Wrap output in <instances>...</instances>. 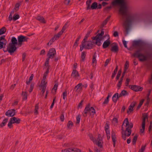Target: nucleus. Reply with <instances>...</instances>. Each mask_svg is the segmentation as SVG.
I'll use <instances>...</instances> for the list:
<instances>
[{"label": "nucleus", "instance_id": "393cba45", "mask_svg": "<svg viewBox=\"0 0 152 152\" xmlns=\"http://www.w3.org/2000/svg\"><path fill=\"white\" fill-rule=\"evenodd\" d=\"M118 50V46L116 45L113 46L111 49V51L114 52H117Z\"/></svg>", "mask_w": 152, "mask_h": 152}, {"label": "nucleus", "instance_id": "f257e3e1", "mask_svg": "<svg viewBox=\"0 0 152 152\" xmlns=\"http://www.w3.org/2000/svg\"><path fill=\"white\" fill-rule=\"evenodd\" d=\"M111 4L113 6L120 5L119 12V13L122 16V19H126L124 21V25L127 34L130 26L135 20V16L128 12V7L124 0H114L112 2Z\"/></svg>", "mask_w": 152, "mask_h": 152}, {"label": "nucleus", "instance_id": "603ef678", "mask_svg": "<svg viewBox=\"0 0 152 152\" xmlns=\"http://www.w3.org/2000/svg\"><path fill=\"white\" fill-rule=\"evenodd\" d=\"M143 102H144L143 99L142 100L140 101V102L139 103V104H138V105L137 107V108L138 109H139L140 108V107H141V106L142 105V104L143 103Z\"/></svg>", "mask_w": 152, "mask_h": 152}, {"label": "nucleus", "instance_id": "4468645a", "mask_svg": "<svg viewBox=\"0 0 152 152\" xmlns=\"http://www.w3.org/2000/svg\"><path fill=\"white\" fill-rule=\"evenodd\" d=\"M80 75L78 72L76 70H73L71 74V76L73 78L77 79Z\"/></svg>", "mask_w": 152, "mask_h": 152}, {"label": "nucleus", "instance_id": "dca6fc26", "mask_svg": "<svg viewBox=\"0 0 152 152\" xmlns=\"http://www.w3.org/2000/svg\"><path fill=\"white\" fill-rule=\"evenodd\" d=\"M5 36L4 35L0 37V49H1L3 48V45H5L4 43V41H5Z\"/></svg>", "mask_w": 152, "mask_h": 152}, {"label": "nucleus", "instance_id": "5701e85b", "mask_svg": "<svg viewBox=\"0 0 152 152\" xmlns=\"http://www.w3.org/2000/svg\"><path fill=\"white\" fill-rule=\"evenodd\" d=\"M128 93L126 91L123 90L121 91V93L119 94V97H121L122 96H125L128 95Z\"/></svg>", "mask_w": 152, "mask_h": 152}, {"label": "nucleus", "instance_id": "4be33fe9", "mask_svg": "<svg viewBox=\"0 0 152 152\" xmlns=\"http://www.w3.org/2000/svg\"><path fill=\"white\" fill-rule=\"evenodd\" d=\"M111 137L113 142H116V137L115 134V133L113 131H112L111 132Z\"/></svg>", "mask_w": 152, "mask_h": 152}, {"label": "nucleus", "instance_id": "79ce46f5", "mask_svg": "<svg viewBox=\"0 0 152 152\" xmlns=\"http://www.w3.org/2000/svg\"><path fill=\"white\" fill-rule=\"evenodd\" d=\"M34 77V75L33 74L31 75V76L30 77L29 80L28 81H26V84L27 85H29L31 80H33V78Z\"/></svg>", "mask_w": 152, "mask_h": 152}, {"label": "nucleus", "instance_id": "9b49d317", "mask_svg": "<svg viewBox=\"0 0 152 152\" xmlns=\"http://www.w3.org/2000/svg\"><path fill=\"white\" fill-rule=\"evenodd\" d=\"M8 52L10 54L12 55L16 50L17 48L15 45H12L10 44H9V47H7Z\"/></svg>", "mask_w": 152, "mask_h": 152}, {"label": "nucleus", "instance_id": "473e14b6", "mask_svg": "<svg viewBox=\"0 0 152 152\" xmlns=\"http://www.w3.org/2000/svg\"><path fill=\"white\" fill-rule=\"evenodd\" d=\"M6 28L5 27H2L0 29V35L5 33L6 31Z\"/></svg>", "mask_w": 152, "mask_h": 152}, {"label": "nucleus", "instance_id": "bf43d9fd", "mask_svg": "<svg viewBox=\"0 0 152 152\" xmlns=\"http://www.w3.org/2000/svg\"><path fill=\"white\" fill-rule=\"evenodd\" d=\"M106 133V134L107 137V139L109 140L110 138V132H109L108 131H107V133Z\"/></svg>", "mask_w": 152, "mask_h": 152}, {"label": "nucleus", "instance_id": "0eeeda50", "mask_svg": "<svg viewBox=\"0 0 152 152\" xmlns=\"http://www.w3.org/2000/svg\"><path fill=\"white\" fill-rule=\"evenodd\" d=\"M94 44V43L91 41H86L84 42L85 49H90L93 48Z\"/></svg>", "mask_w": 152, "mask_h": 152}, {"label": "nucleus", "instance_id": "a19ab883", "mask_svg": "<svg viewBox=\"0 0 152 152\" xmlns=\"http://www.w3.org/2000/svg\"><path fill=\"white\" fill-rule=\"evenodd\" d=\"M89 32L86 35V36L85 37L84 39L82 42L84 43V42H85L86 41H87V39L89 37Z\"/></svg>", "mask_w": 152, "mask_h": 152}, {"label": "nucleus", "instance_id": "f03ea898", "mask_svg": "<svg viewBox=\"0 0 152 152\" xmlns=\"http://www.w3.org/2000/svg\"><path fill=\"white\" fill-rule=\"evenodd\" d=\"M133 127L132 123H129L128 119L126 118L124 120L121 127L122 137L124 140L126 139V136L129 137L131 135L132 132L131 129Z\"/></svg>", "mask_w": 152, "mask_h": 152}, {"label": "nucleus", "instance_id": "412c9836", "mask_svg": "<svg viewBox=\"0 0 152 152\" xmlns=\"http://www.w3.org/2000/svg\"><path fill=\"white\" fill-rule=\"evenodd\" d=\"M83 86L82 83H79L75 86V89L77 91L81 90L82 89Z\"/></svg>", "mask_w": 152, "mask_h": 152}, {"label": "nucleus", "instance_id": "680f3d73", "mask_svg": "<svg viewBox=\"0 0 152 152\" xmlns=\"http://www.w3.org/2000/svg\"><path fill=\"white\" fill-rule=\"evenodd\" d=\"M94 84L92 82H91L90 85V87L92 90V91L94 89Z\"/></svg>", "mask_w": 152, "mask_h": 152}, {"label": "nucleus", "instance_id": "6ab92c4d", "mask_svg": "<svg viewBox=\"0 0 152 152\" xmlns=\"http://www.w3.org/2000/svg\"><path fill=\"white\" fill-rule=\"evenodd\" d=\"M120 97H119V95H118V93H116L112 97L113 101L114 102L116 103L117 102L118 99Z\"/></svg>", "mask_w": 152, "mask_h": 152}, {"label": "nucleus", "instance_id": "9d476101", "mask_svg": "<svg viewBox=\"0 0 152 152\" xmlns=\"http://www.w3.org/2000/svg\"><path fill=\"white\" fill-rule=\"evenodd\" d=\"M129 87L132 90L136 92L141 91L143 89L142 87L135 85H130L129 86Z\"/></svg>", "mask_w": 152, "mask_h": 152}, {"label": "nucleus", "instance_id": "338daca9", "mask_svg": "<svg viewBox=\"0 0 152 152\" xmlns=\"http://www.w3.org/2000/svg\"><path fill=\"white\" fill-rule=\"evenodd\" d=\"M34 85L33 84H31L30 85V89H29V92H31L33 89V88H34Z\"/></svg>", "mask_w": 152, "mask_h": 152}, {"label": "nucleus", "instance_id": "a878e982", "mask_svg": "<svg viewBox=\"0 0 152 152\" xmlns=\"http://www.w3.org/2000/svg\"><path fill=\"white\" fill-rule=\"evenodd\" d=\"M8 118H6L4 119L2 122L0 124V127H2L5 125L8 121Z\"/></svg>", "mask_w": 152, "mask_h": 152}, {"label": "nucleus", "instance_id": "ddd939ff", "mask_svg": "<svg viewBox=\"0 0 152 152\" xmlns=\"http://www.w3.org/2000/svg\"><path fill=\"white\" fill-rule=\"evenodd\" d=\"M5 115L8 117H12L15 115L14 110H9L5 113Z\"/></svg>", "mask_w": 152, "mask_h": 152}, {"label": "nucleus", "instance_id": "bb28decb", "mask_svg": "<svg viewBox=\"0 0 152 152\" xmlns=\"http://www.w3.org/2000/svg\"><path fill=\"white\" fill-rule=\"evenodd\" d=\"M92 0H88L86 1V4L87 6L86 10H87L90 9V4L91 3Z\"/></svg>", "mask_w": 152, "mask_h": 152}, {"label": "nucleus", "instance_id": "1a4fd4ad", "mask_svg": "<svg viewBox=\"0 0 152 152\" xmlns=\"http://www.w3.org/2000/svg\"><path fill=\"white\" fill-rule=\"evenodd\" d=\"M56 54V51L54 48L50 49L47 54V56L49 58L52 59Z\"/></svg>", "mask_w": 152, "mask_h": 152}, {"label": "nucleus", "instance_id": "2eb2a0df", "mask_svg": "<svg viewBox=\"0 0 152 152\" xmlns=\"http://www.w3.org/2000/svg\"><path fill=\"white\" fill-rule=\"evenodd\" d=\"M49 67L47 68L46 71L44 72L43 75L42 79V81H47V76L48 73L49 72Z\"/></svg>", "mask_w": 152, "mask_h": 152}, {"label": "nucleus", "instance_id": "7ed1b4c3", "mask_svg": "<svg viewBox=\"0 0 152 152\" xmlns=\"http://www.w3.org/2000/svg\"><path fill=\"white\" fill-rule=\"evenodd\" d=\"M95 113V109L93 107H90V104L89 103L86 105L82 114L83 117H86L88 114H89L90 115H92L93 116Z\"/></svg>", "mask_w": 152, "mask_h": 152}, {"label": "nucleus", "instance_id": "c03bdc74", "mask_svg": "<svg viewBox=\"0 0 152 152\" xmlns=\"http://www.w3.org/2000/svg\"><path fill=\"white\" fill-rule=\"evenodd\" d=\"M137 138V136L135 135L133 137L132 140V143L134 145H135Z\"/></svg>", "mask_w": 152, "mask_h": 152}, {"label": "nucleus", "instance_id": "052dcab7", "mask_svg": "<svg viewBox=\"0 0 152 152\" xmlns=\"http://www.w3.org/2000/svg\"><path fill=\"white\" fill-rule=\"evenodd\" d=\"M130 81V79L129 78H127L126 80V82H125V86H128L129 85V83Z\"/></svg>", "mask_w": 152, "mask_h": 152}, {"label": "nucleus", "instance_id": "5fc2aeb1", "mask_svg": "<svg viewBox=\"0 0 152 152\" xmlns=\"http://www.w3.org/2000/svg\"><path fill=\"white\" fill-rule=\"evenodd\" d=\"M58 86V84H56L54 85V87L53 88V89H52L55 92H56V90Z\"/></svg>", "mask_w": 152, "mask_h": 152}, {"label": "nucleus", "instance_id": "f8f14e48", "mask_svg": "<svg viewBox=\"0 0 152 152\" xmlns=\"http://www.w3.org/2000/svg\"><path fill=\"white\" fill-rule=\"evenodd\" d=\"M47 83V81H42L40 85H39V87L42 88L41 93L42 95H43L45 91V89L46 88V84Z\"/></svg>", "mask_w": 152, "mask_h": 152}, {"label": "nucleus", "instance_id": "4d7b16f0", "mask_svg": "<svg viewBox=\"0 0 152 152\" xmlns=\"http://www.w3.org/2000/svg\"><path fill=\"white\" fill-rule=\"evenodd\" d=\"M147 118V116H146L143 118L142 125H143V126H145V119Z\"/></svg>", "mask_w": 152, "mask_h": 152}, {"label": "nucleus", "instance_id": "39448f33", "mask_svg": "<svg viewBox=\"0 0 152 152\" xmlns=\"http://www.w3.org/2000/svg\"><path fill=\"white\" fill-rule=\"evenodd\" d=\"M104 34V31L103 29H102L100 33H98L95 37H94L93 38V39L96 40L95 44L99 46H100L101 45L102 43L101 41L104 39V37H103Z\"/></svg>", "mask_w": 152, "mask_h": 152}, {"label": "nucleus", "instance_id": "0e129e2a", "mask_svg": "<svg viewBox=\"0 0 152 152\" xmlns=\"http://www.w3.org/2000/svg\"><path fill=\"white\" fill-rule=\"evenodd\" d=\"M145 126H143V125H142V129H140V132L141 133H143L144 132L145 129Z\"/></svg>", "mask_w": 152, "mask_h": 152}, {"label": "nucleus", "instance_id": "a18cd8bd", "mask_svg": "<svg viewBox=\"0 0 152 152\" xmlns=\"http://www.w3.org/2000/svg\"><path fill=\"white\" fill-rule=\"evenodd\" d=\"M121 73V70H119L118 74L117 75V76L116 77V80H118L119 79L120 77Z\"/></svg>", "mask_w": 152, "mask_h": 152}, {"label": "nucleus", "instance_id": "f3484780", "mask_svg": "<svg viewBox=\"0 0 152 152\" xmlns=\"http://www.w3.org/2000/svg\"><path fill=\"white\" fill-rule=\"evenodd\" d=\"M143 43L140 41H134L133 43V46H137L141 47Z\"/></svg>", "mask_w": 152, "mask_h": 152}, {"label": "nucleus", "instance_id": "58836bf2", "mask_svg": "<svg viewBox=\"0 0 152 152\" xmlns=\"http://www.w3.org/2000/svg\"><path fill=\"white\" fill-rule=\"evenodd\" d=\"M123 81V80L122 79H120L118 83L117 84V86L118 87V89H120L121 86V84Z\"/></svg>", "mask_w": 152, "mask_h": 152}, {"label": "nucleus", "instance_id": "6e6552de", "mask_svg": "<svg viewBox=\"0 0 152 152\" xmlns=\"http://www.w3.org/2000/svg\"><path fill=\"white\" fill-rule=\"evenodd\" d=\"M28 38L26 36L20 35L18 37V45L21 46L23 42H27Z\"/></svg>", "mask_w": 152, "mask_h": 152}, {"label": "nucleus", "instance_id": "6e6d98bb", "mask_svg": "<svg viewBox=\"0 0 152 152\" xmlns=\"http://www.w3.org/2000/svg\"><path fill=\"white\" fill-rule=\"evenodd\" d=\"M50 58H46L45 64V65L46 66H48V64L49 63V60Z\"/></svg>", "mask_w": 152, "mask_h": 152}, {"label": "nucleus", "instance_id": "69168bd1", "mask_svg": "<svg viewBox=\"0 0 152 152\" xmlns=\"http://www.w3.org/2000/svg\"><path fill=\"white\" fill-rule=\"evenodd\" d=\"M136 104V102H133L131 103L130 106L131 107H133L135 106Z\"/></svg>", "mask_w": 152, "mask_h": 152}, {"label": "nucleus", "instance_id": "ea45409f", "mask_svg": "<svg viewBox=\"0 0 152 152\" xmlns=\"http://www.w3.org/2000/svg\"><path fill=\"white\" fill-rule=\"evenodd\" d=\"M102 141H95V143L99 147L101 148L102 147Z\"/></svg>", "mask_w": 152, "mask_h": 152}, {"label": "nucleus", "instance_id": "774afa93", "mask_svg": "<svg viewBox=\"0 0 152 152\" xmlns=\"http://www.w3.org/2000/svg\"><path fill=\"white\" fill-rule=\"evenodd\" d=\"M75 148H69V152H75Z\"/></svg>", "mask_w": 152, "mask_h": 152}, {"label": "nucleus", "instance_id": "cd10ccee", "mask_svg": "<svg viewBox=\"0 0 152 152\" xmlns=\"http://www.w3.org/2000/svg\"><path fill=\"white\" fill-rule=\"evenodd\" d=\"M97 7V3L96 2H94L90 6V9L92 10L96 9Z\"/></svg>", "mask_w": 152, "mask_h": 152}, {"label": "nucleus", "instance_id": "b1692460", "mask_svg": "<svg viewBox=\"0 0 152 152\" xmlns=\"http://www.w3.org/2000/svg\"><path fill=\"white\" fill-rule=\"evenodd\" d=\"M86 53L85 51H83L82 52L81 54V61H84L86 55Z\"/></svg>", "mask_w": 152, "mask_h": 152}, {"label": "nucleus", "instance_id": "c756f323", "mask_svg": "<svg viewBox=\"0 0 152 152\" xmlns=\"http://www.w3.org/2000/svg\"><path fill=\"white\" fill-rule=\"evenodd\" d=\"M97 57L96 56V53L95 52L94 53V55L93 57V58L92 60V63L94 64L95 63L96 64V58Z\"/></svg>", "mask_w": 152, "mask_h": 152}, {"label": "nucleus", "instance_id": "72a5a7b5", "mask_svg": "<svg viewBox=\"0 0 152 152\" xmlns=\"http://www.w3.org/2000/svg\"><path fill=\"white\" fill-rule=\"evenodd\" d=\"M22 96H23V99L24 100H26L27 98V93L26 92L22 91Z\"/></svg>", "mask_w": 152, "mask_h": 152}, {"label": "nucleus", "instance_id": "a211bd4d", "mask_svg": "<svg viewBox=\"0 0 152 152\" xmlns=\"http://www.w3.org/2000/svg\"><path fill=\"white\" fill-rule=\"evenodd\" d=\"M36 19L42 23H46L45 20L44 18L42 16L39 15L37 16L36 17Z\"/></svg>", "mask_w": 152, "mask_h": 152}, {"label": "nucleus", "instance_id": "37998d69", "mask_svg": "<svg viewBox=\"0 0 152 152\" xmlns=\"http://www.w3.org/2000/svg\"><path fill=\"white\" fill-rule=\"evenodd\" d=\"M20 16L18 15H14L12 19L15 21L19 18Z\"/></svg>", "mask_w": 152, "mask_h": 152}, {"label": "nucleus", "instance_id": "7c9ffc66", "mask_svg": "<svg viewBox=\"0 0 152 152\" xmlns=\"http://www.w3.org/2000/svg\"><path fill=\"white\" fill-rule=\"evenodd\" d=\"M73 124L72 122L71 121H69L67 123V127L68 129H70L73 126Z\"/></svg>", "mask_w": 152, "mask_h": 152}, {"label": "nucleus", "instance_id": "c9c22d12", "mask_svg": "<svg viewBox=\"0 0 152 152\" xmlns=\"http://www.w3.org/2000/svg\"><path fill=\"white\" fill-rule=\"evenodd\" d=\"M61 35V34H60V33H58L57 34L55 35L54 36L53 38L55 40H57Z\"/></svg>", "mask_w": 152, "mask_h": 152}, {"label": "nucleus", "instance_id": "20e7f679", "mask_svg": "<svg viewBox=\"0 0 152 152\" xmlns=\"http://www.w3.org/2000/svg\"><path fill=\"white\" fill-rule=\"evenodd\" d=\"M143 50L140 48L135 51L132 54V56L135 57L137 58L140 61H143L147 60V57L141 53V51Z\"/></svg>", "mask_w": 152, "mask_h": 152}, {"label": "nucleus", "instance_id": "e2e57ef3", "mask_svg": "<svg viewBox=\"0 0 152 152\" xmlns=\"http://www.w3.org/2000/svg\"><path fill=\"white\" fill-rule=\"evenodd\" d=\"M110 60L109 59H106L104 65L105 66H106L109 63Z\"/></svg>", "mask_w": 152, "mask_h": 152}, {"label": "nucleus", "instance_id": "c85d7f7f", "mask_svg": "<svg viewBox=\"0 0 152 152\" xmlns=\"http://www.w3.org/2000/svg\"><path fill=\"white\" fill-rule=\"evenodd\" d=\"M12 43L10 44L12 45H15L16 44H17V40L15 37H12L11 39Z\"/></svg>", "mask_w": 152, "mask_h": 152}, {"label": "nucleus", "instance_id": "e433bc0d", "mask_svg": "<svg viewBox=\"0 0 152 152\" xmlns=\"http://www.w3.org/2000/svg\"><path fill=\"white\" fill-rule=\"evenodd\" d=\"M104 130L106 132V133H107V131L110 132L109 126L108 124L107 123H106L105 125Z\"/></svg>", "mask_w": 152, "mask_h": 152}, {"label": "nucleus", "instance_id": "4c0bfd02", "mask_svg": "<svg viewBox=\"0 0 152 152\" xmlns=\"http://www.w3.org/2000/svg\"><path fill=\"white\" fill-rule=\"evenodd\" d=\"M88 136L91 140L93 141L94 143H95V141H96V140L95 139V138L93 137V135L92 134H89Z\"/></svg>", "mask_w": 152, "mask_h": 152}, {"label": "nucleus", "instance_id": "864d4df0", "mask_svg": "<svg viewBox=\"0 0 152 152\" xmlns=\"http://www.w3.org/2000/svg\"><path fill=\"white\" fill-rule=\"evenodd\" d=\"M80 115H78L76 117V124H79L80 123Z\"/></svg>", "mask_w": 152, "mask_h": 152}, {"label": "nucleus", "instance_id": "3c124183", "mask_svg": "<svg viewBox=\"0 0 152 152\" xmlns=\"http://www.w3.org/2000/svg\"><path fill=\"white\" fill-rule=\"evenodd\" d=\"M67 96V91H65L63 93V98L64 99H65L66 98Z\"/></svg>", "mask_w": 152, "mask_h": 152}, {"label": "nucleus", "instance_id": "09e8293b", "mask_svg": "<svg viewBox=\"0 0 152 152\" xmlns=\"http://www.w3.org/2000/svg\"><path fill=\"white\" fill-rule=\"evenodd\" d=\"M80 51H82L84 48H85L84 45V43L83 42H81V45H80Z\"/></svg>", "mask_w": 152, "mask_h": 152}, {"label": "nucleus", "instance_id": "de8ad7c7", "mask_svg": "<svg viewBox=\"0 0 152 152\" xmlns=\"http://www.w3.org/2000/svg\"><path fill=\"white\" fill-rule=\"evenodd\" d=\"M66 25H65L62 28L61 31H60L59 33H60V34H61V35L62 34L63 32H64L65 29H66Z\"/></svg>", "mask_w": 152, "mask_h": 152}, {"label": "nucleus", "instance_id": "aec40b11", "mask_svg": "<svg viewBox=\"0 0 152 152\" xmlns=\"http://www.w3.org/2000/svg\"><path fill=\"white\" fill-rule=\"evenodd\" d=\"M110 44V42L109 39H108L103 43L102 47L103 48L105 49L107 48Z\"/></svg>", "mask_w": 152, "mask_h": 152}, {"label": "nucleus", "instance_id": "f704fd0d", "mask_svg": "<svg viewBox=\"0 0 152 152\" xmlns=\"http://www.w3.org/2000/svg\"><path fill=\"white\" fill-rule=\"evenodd\" d=\"M39 109V104H37L35 106V108L34 109V113L35 114L37 115L38 113V110Z\"/></svg>", "mask_w": 152, "mask_h": 152}, {"label": "nucleus", "instance_id": "49530a36", "mask_svg": "<svg viewBox=\"0 0 152 152\" xmlns=\"http://www.w3.org/2000/svg\"><path fill=\"white\" fill-rule=\"evenodd\" d=\"M55 41V40L52 37L49 41V42L47 43V45H50Z\"/></svg>", "mask_w": 152, "mask_h": 152}, {"label": "nucleus", "instance_id": "8fccbe9b", "mask_svg": "<svg viewBox=\"0 0 152 152\" xmlns=\"http://www.w3.org/2000/svg\"><path fill=\"white\" fill-rule=\"evenodd\" d=\"M129 62L128 61H126L125 64L124 70L126 71L129 67Z\"/></svg>", "mask_w": 152, "mask_h": 152}, {"label": "nucleus", "instance_id": "423d86ee", "mask_svg": "<svg viewBox=\"0 0 152 152\" xmlns=\"http://www.w3.org/2000/svg\"><path fill=\"white\" fill-rule=\"evenodd\" d=\"M20 120L19 118H17L15 117L11 118L10 119L8 126L10 128H11L13 127L12 124H19L20 123Z\"/></svg>", "mask_w": 152, "mask_h": 152}, {"label": "nucleus", "instance_id": "2f4dec72", "mask_svg": "<svg viewBox=\"0 0 152 152\" xmlns=\"http://www.w3.org/2000/svg\"><path fill=\"white\" fill-rule=\"evenodd\" d=\"M118 69V66H116L115 69H114L113 72L112 74V75L111 76V78L112 79H113L114 77H115L117 72V70Z\"/></svg>", "mask_w": 152, "mask_h": 152}, {"label": "nucleus", "instance_id": "13d9d810", "mask_svg": "<svg viewBox=\"0 0 152 152\" xmlns=\"http://www.w3.org/2000/svg\"><path fill=\"white\" fill-rule=\"evenodd\" d=\"M146 146H142L140 150H139L138 152H143L145 149Z\"/></svg>", "mask_w": 152, "mask_h": 152}]
</instances>
